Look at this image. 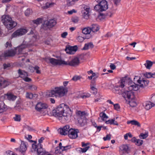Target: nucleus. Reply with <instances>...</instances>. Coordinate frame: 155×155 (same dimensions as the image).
Masks as SVG:
<instances>
[{
  "label": "nucleus",
  "instance_id": "obj_1",
  "mask_svg": "<svg viewBox=\"0 0 155 155\" xmlns=\"http://www.w3.org/2000/svg\"><path fill=\"white\" fill-rule=\"evenodd\" d=\"M71 111L69 107L64 104H60L52 111L53 116L58 118L62 123L68 120L71 116Z\"/></svg>",
  "mask_w": 155,
  "mask_h": 155
},
{
  "label": "nucleus",
  "instance_id": "obj_2",
  "mask_svg": "<svg viewBox=\"0 0 155 155\" xmlns=\"http://www.w3.org/2000/svg\"><path fill=\"white\" fill-rule=\"evenodd\" d=\"M67 89L63 86L55 87L54 89L50 90L47 95L49 97H54L58 96L60 97L63 96L67 92Z\"/></svg>",
  "mask_w": 155,
  "mask_h": 155
},
{
  "label": "nucleus",
  "instance_id": "obj_3",
  "mask_svg": "<svg viewBox=\"0 0 155 155\" xmlns=\"http://www.w3.org/2000/svg\"><path fill=\"white\" fill-rule=\"evenodd\" d=\"M97 4L95 5L94 9L99 12L106 11L108 8V5L106 0H95Z\"/></svg>",
  "mask_w": 155,
  "mask_h": 155
},
{
  "label": "nucleus",
  "instance_id": "obj_4",
  "mask_svg": "<svg viewBox=\"0 0 155 155\" xmlns=\"http://www.w3.org/2000/svg\"><path fill=\"white\" fill-rule=\"evenodd\" d=\"M32 146L34 150L37 152L38 155H45L46 153V151L42 148V145L41 144L38 143L37 145L33 144Z\"/></svg>",
  "mask_w": 155,
  "mask_h": 155
},
{
  "label": "nucleus",
  "instance_id": "obj_5",
  "mask_svg": "<svg viewBox=\"0 0 155 155\" xmlns=\"http://www.w3.org/2000/svg\"><path fill=\"white\" fill-rule=\"evenodd\" d=\"M56 23V21L53 19L45 21L44 24L42 25L41 28L45 30H47L48 28H51L54 26Z\"/></svg>",
  "mask_w": 155,
  "mask_h": 155
},
{
  "label": "nucleus",
  "instance_id": "obj_6",
  "mask_svg": "<svg viewBox=\"0 0 155 155\" xmlns=\"http://www.w3.org/2000/svg\"><path fill=\"white\" fill-rule=\"evenodd\" d=\"M121 95L126 101L134 99V93L128 90V88L124 90Z\"/></svg>",
  "mask_w": 155,
  "mask_h": 155
},
{
  "label": "nucleus",
  "instance_id": "obj_7",
  "mask_svg": "<svg viewBox=\"0 0 155 155\" xmlns=\"http://www.w3.org/2000/svg\"><path fill=\"white\" fill-rule=\"evenodd\" d=\"M77 119L78 123L83 126L84 124V122H85V120L84 119L85 112L81 111H78L77 113Z\"/></svg>",
  "mask_w": 155,
  "mask_h": 155
},
{
  "label": "nucleus",
  "instance_id": "obj_8",
  "mask_svg": "<svg viewBox=\"0 0 155 155\" xmlns=\"http://www.w3.org/2000/svg\"><path fill=\"white\" fill-rule=\"evenodd\" d=\"M119 152L121 155H126L130 151V148L127 144H123L119 147Z\"/></svg>",
  "mask_w": 155,
  "mask_h": 155
},
{
  "label": "nucleus",
  "instance_id": "obj_9",
  "mask_svg": "<svg viewBox=\"0 0 155 155\" xmlns=\"http://www.w3.org/2000/svg\"><path fill=\"white\" fill-rule=\"evenodd\" d=\"M15 54V53L13 51H5L3 52H0V61H2V57H12Z\"/></svg>",
  "mask_w": 155,
  "mask_h": 155
},
{
  "label": "nucleus",
  "instance_id": "obj_10",
  "mask_svg": "<svg viewBox=\"0 0 155 155\" xmlns=\"http://www.w3.org/2000/svg\"><path fill=\"white\" fill-rule=\"evenodd\" d=\"M27 32V30L25 29L20 28L14 32L12 34V36L13 37H15L21 36L25 34Z\"/></svg>",
  "mask_w": 155,
  "mask_h": 155
},
{
  "label": "nucleus",
  "instance_id": "obj_11",
  "mask_svg": "<svg viewBox=\"0 0 155 155\" xmlns=\"http://www.w3.org/2000/svg\"><path fill=\"white\" fill-rule=\"evenodd\" d=\"M67 64H64L65 65H69L70 66L75 67L78 65L80 63V60L77 57H75L71 61H65Z\"/></svg>",
  "mask_w": 155,
  "mask_h": 155
},
{
  "label": "nucleus",
  "instance_id": "obj_12",
  "mask_svg": "<svg viewBox=\"0 0 155 155\" xmlns=\"http://www.w3.org/2000/svg\"><path fill=\"white\" fill-rule=\"evenodd\" d=\"M78 133H79V130L78 129L71 128L68 134V136L70 138L75 139L78 137Z\"/></svg>",
  "mask_w": 155,
  "mask_h": 155
},
{
  "label": "nucleus",
  "instance_id": "obj_13",
  "mask_svg": "<svg viewBox=\"0 0 155 155\" xmlns=\"http://www.w3.org/2000/svg\"><path fill=\"white\" fill-rule=\"evenodd\" d=\"M78 50L77 46H66L65 51L66 53L69 54H74Z\"/></svg>",
  "mask_w": 155,
  "mask_h": 155
},
{
  "label": "nucleus",
  "instance_id": "obj_14",
  "mask_svg": "<svg viewBox=\"0 0 155 155\" xmlns=\"http://www.w3.org/2000/svg\"><path fill=\"white\" fill-rule=\"evenodd\" d=\"M49 60L50 62L54 65L67 64L65 61L57 59L54 58H50Z\"/></svg>",
  "mask_w": 155,
  "mask_h": 155
},
{
  "label": "nucleus",
  "instance_id": "obj_15",
  "mask_svg": "<svg viewBox=\"0 0 155 155\" xmlns=\"http://www.w3.org/2000/svg\"><path fill=\"white\" fill-rule=\"evenodd\" d=\"M48 107L47 105L41 102H38L36 105L35 108L36 110L38 111H40L43 109H45Z\"/></svg>",
  "mask_w": 155,
  "mask_h": 155
},
{
  "label": "nucleus",
  "instance_id": "obj_16",
  "mask_svg": "<svg viewBox=\"0 0 155 155\" xmlns=\"http://www.w3.org/2000/svg\"><path fill=\"white\" fill-rule=\"evenodd\" d=\"M70 127L68 125H66L63 128L59 129V132L61 134L63 135H66L68 134L70 131Z\"/></svg>",
  "mask_w": 155,
  "mask_h": 155
},
{
  "label": "nucleus",
  "instance_id": "obj_17",
  "mask_svg": "<svg viewBox=\"0 0 155 155\" xmlns=\"http://www.w3.org/2000/svg\"><path fill=\"white\" fill-rule=\"evenodd\" d=\"M127 78V77L123 78L120 80V81L118 82V87H119V88H120V89L122 90L121 89H123L125 90L127 88L125 87V84Z\"/></svg>",
  "mask_w": 155,
  "mask_h": 155
},
{
  "label": "nucleus",
  "instance_id": "obj_18",
  "mask_svg": "<svg viewBox=\"0 0 155 155\" xmlns=\"http://www.w3.org/2000/svg\"><path fill=\"white\" fill-rule=\"evenodd\" d=\"M4 25L6 28L8 29L11 30L15 28L17 25V23L13 20L9 21L8 23Z\"/></svg>",
  "mask_w": 155,
  "mask_h": 155
},
{
  "label": "nucleus",
  "instance_id": "obj_19",
  "mask_svg": "<svg viewBox=\"0 0 155 155\" xmlns=\"http://www.w3.org/2000/svg\"><path fill=\"white\" fill-rule=\"evenodd\" d=\"M27 47V45L23 44L17 47V48L15 49V51L13 50H10V51H14L15 53V54L16 53L20 54L21 53L23 50L26 48Z\"/></svg>",
  "mask_w": 155,
  "mask_h": 155
},
{
  "label": "nucleus",
  "instance_id": "obj_20",
  "mask_svg": "<svg viewBox=\"0 0 155 155\" xmlns=\"http://www.w3.org/2000/svg\"><path fill=\"white\" fill-rule=\"evenodd\" d=\"M26 144V142L23 141H21L20 148L19 149V152H21L23 155H24L25 152L27 150Z\"/></svg>",
  "mask_w": 155,
  "mask_h": 155
},
{
  "label": "nucleus",
  "instance_id": "obj_21",
  "mask_svg": "<svg viewBox=\"0 0 155 155\" xmlns=\"http://www.w3.org/2000/svg\"><path fill=\"white\" fill-rule=\"evenodd\" d=\"M2 18V21L4 25H6L12 20V18L8 15H3Z\"/></svg>",
  "mask_w": 155,
  "mask_h": 155
},
{
  "label": "nucleus",
  "instance_id": "obj_22",
  "mask_svg": "<svg viewBox=\"0 0 155 155\" xmlns=\"http://www.w3.org/2000/svg\"><path fill=\"white\" fill-rule=\"evenodd\" d=\"M143 105L146 110H148L154 107L155 104L150 101H147Z\"/></svg>",
  "mask_w": 155,
  "mask_h": 155
},
{
  "label": "nucleus",
  "instance_id": "obj_23",
  "mask_svg": "<svg viewBox=\"0 0 155 155\" xmlns=\"http://www.w3.org/2000/svg\"><path fill=\"white\" fill-rule=\"evenodd\" d=\"M139 85L135 84L134 82H132V84L128 87V90L132 91V90L137 91L139 89Z\"/></svg>",
  "mask_w": 155,
  "mask_h": 155
},
{
  "label": "nucleus",
  "instance_id": "obj_24",
  "mask_svg": "<svg viewBox=\"0 0 155 155\" xmlns=\"http://www.w3.org/2000/svg\"><path fill=\"white\" fill-rule=\"evenodd\" d=\"M18 73L19 75V77L22 79L26 76H28V73L27 72L21 69H19L18 70Z\"/></svg>",
  "mask_w": 155,
  "mask_h": 155
},
{
  "label": "nucleus",
  "instance_id": "obj_25",
  "mask_svg": "<svg viewBox=\"0 0 155 155\" xmlns=\"http://www.w3.org/2000/svg\"><path fill=\"white\" fill-rule=\"evenodd\" d=\"M5 95L7 97V99L9 101H14L17 98L16 96L10 93H7Z\"/></svg>",
  "mask_w": 155,
  "mask_h": 155
},
{
  "label": "nucleus",
  "instance_id": "obj_26",
  "mask_svg": "<svg viewBox=\"0 0 155 155\" xmlns=\"http://www.w3.org/2000/svg\"><path fill=\"white\" fill-rule=\"evenodd\" d=\"M91 31L95 32L98 31L99 29V26L96 24H93L90 27Z\"/></svg>",
  "mask_w": 155,
  "mask_h": 155
},
{
  "label": "nucleus",
  "instance_id": "obj_27",
  "mask_svg": "<svg viewBox=\"0 0 155 155\" xmlns=\"http://www.w3.org/2000/svg\"><path fill=\"white\" fill-rule=\"evenodd\" d=\"M6 106L4 102L2 101H0V113L6 110Z\"/></svg>",
  "mask_w": 155,
  "mask_h": 155
},
{
  "label": "nucleus",
  "instance_id": "obj_28",
  "mask_svg": "<svg viewBox=\"0 0 155 155\" xmlns=\"http://www.w3.org/2000/svg\"><path fill=\"white\" fill-rule=\"evenodd\" d=\"M8 85V82L3 78H0V87L5 88Z\"/></svg>",
  "mask_w": 155,
  "mask_h": 155
},
{
  "label": "nucleus",
  "instance_id": "obj_29",
  "mask_svg": "<svg viewBox=\"0 0 155 155\" xmlns=\"http://www.w3.org/2000/svg\"><path fill=\"white\" fill-rule=\"evenodd\" d=\"M121 89L122 90L120 89V88H119V87H118V85H117L115 86L114 92L116 94H118L119 95H122L123 92H124L125 90L123 89Z\"/></svg>",
  "mask_w": 155,
  "mask_h": 155
},
{
  "label": "nucleus",
  "instance_id": "obj_30",
  "mask_svg": "<svg viewBox=\"0 0 155 155\" xmlns=\"http://www.w3.org/2000/svg\"><path fill=\"white\" fill-rule=\"evenodd\" d=\"M127 123L128 124H131L133 125L137 126L138 127H140L141 126L140 123L138 121L135 120L127 121Z\"/></svg>",
  "mask_w": 155,
  "mask_h": 155
},
{
  "label": "nucleus",
  "instance_id": "obj_31",
  "mask_svg": "<svg viewBox=\"0 0 155 155\" xmlns=\"http://www.w3.org/2000/svg\"><path fill=\"white\" fill-rule=\"evenodd\" d=\"M153 63V62H152L150 61L147 60L146 61V63H145L144 65L147 69H150Z\"/></svg>",
  "mask_w": 155,
  "mask_h": 155
},
{
  "label": "nucleus",
  "instance_id": "obj_32",
  "mask_svg": "<svg viewBox=\"0 0 155 155\" xmlns=\"http://www.w3.org/2000/svg\"><path fill=\"white\" fill-rule=\"evenodd\" d=\"M94 46L92 43L91 42H90L88 44H86L85 45L83 49L84 50H87L89 48H93Z\"/></svg>",
  "mask_w": 155,
  "mask_h": 155
},
{
  "label": "nucleus",
  "instance_id": "obj_33",
  "mask_svg": "<svg viewBox=\"0 0 155 155\" xmlns=\"http://www.w3.org/2000/svg\"><path fill=\"white\" fill-rule=\"evenodd\" d=\"M91 32L90 27L84 28L82 31V32L85 34H89Z\"/></svg>",
  "mask_w": 155,
  "mask_h": 155
},
{
  "label": "nucleus",
  "instance_id": "obj_34",
  "mask_svg": "<svg viewBox=\"0 0 155 155\" xmlns=\"http://www.w3.org/2000/svg\"><path fill=\"white\" fill-rule=\"evenodd\" d=\"M100 116L101 118V119L103 121L105 120H104L105 118L107 119L108 118V117L103 112H102L100 114Z\"/></svg>",
  "mask_w": 155,
  "mask_h": 155
},
{
  "label": "nucleus",
  "instance_id": "obj_35",
  "mask_svg": "<svg viewBox=\"0 0 155 155\" xmlns=\"http://www.w3.org/2000/svg\"><path fill=\"white\" fill-rule=\"evenodd\" d=\"M42 19L41 18H38L36 20L32 21L36 25H38L40 24L42 22Z\"/></svg>",
  "mask_w": 155,
  "mask_h": 155
},
{
  "label": "nucleus",
  "instance_id": "obj_36",
  "mask_svg": "<svg viewBox=\"0 0 155 155\" xmlns=\"http://www.w3.org/2000/svg\"><path fill=\"white\" fill-rule=\"evenodd\" d=\"M137 82L139 84V87L142 88L144 87V80H137Z\"/></svg>",
  "mask_w": 155,
  "mask_h": 155
},
{
  "label": "nucleus",
  "instance_id": "obj_37",
  "mask_svg": "<svg viewBox=\"0 0 155 155\" xmlns=\"http://www.w3.org/2000/svg\"><path fill=\"white\" fill-rule=\"evenodd\" d=\"M132 99V100L129 101V104L130 106L132 107H134L137 105L136 102L133 100Z\"/></svg>",
  "mask_w": 155,
  "mask_h": 155
},
{
  "label": "nucleus",
  "instance_id": "obj_38",
  "mask_svg": "<svg viewBox=\"0 0 155 155\" xmlns=\"http://www.w3.org/2000/svg\"><path fill=\"white\" fill-rule=\"evenodd\" d=\"M32 12V10L30 8L26 9L25 12V14L26 16H28Z\"/></svg>",
  "mask_w": 155,
  "mask_h": 155
},
{
  "label": "nucleus",
  "instance_id": "obj_39",
  "mask_svg": "<svg viewBox=\"0 0 155 155\" xmlns=\"http://www.w3.org/2000/svg\"><path fill=\"white\" fill-rule=\"evenodd\" d=\"M76 1L77 0H67V2L68 5H74Z\"/></svg>",
  "mask_w": 155,
  "mask_h": 155
},
{
  "label": "nucleus",
  "instance_id": "obj_40",
  "mask_svg": "<svg viewBox=\"0 0 155 155\" xmlns=\"http://www.w3.org/2000/svg\"><path fill=\"white\" fill-rule=\"evenodd\" d=\"M143 143V141L140 139H137L135 143V144L138 146L141 145Z\"/></svg>",
  "mask_w": 155,
  "mask_h": 155
},
{
  "label": "nucleus",
  "instance_id": "obj_41",
  "mask_svg": "<svg viewBox=\"0 0 155 155\" xmlns=\"http://www.w3.org/2000/svg\"><path fill=\"white\" fill-rule=\"evenodd\" d=\"M148 136V135L147 134H143V133H141L139 136L140 138L143 139H144L147 138Z\"/></svg>",
  "mask_w": 155,
  "mask_h": 155
},
{
  "label": "nucleus",
  "instance_id": "obj_42",
  "mask_svg": "<svg viewBox=\"0 0 155 155\" xmlns=\"http://www.w3.org/2000/svg\"><path fill=\"white\" fill-rule=\"evenodd\" d=\"M83 14V17L84 18L87 19L89 17V12H86L85 11H83V12H82Z\"/></svg>",
  "mask_w": 155,
  "mask_h": 155
},
{
  "label": "nucleus",
  "instance_id": "obj_43",
  "mask_svg": "<svg viewBox=\"0 0 155 155\" xmlns=\"http://www.w3.org/2000/svg\"><path fill=\"white\" fill-rule=\"evenodd\" d=\"M4 155H17V154L15 153L12 151L8 150L6 152Z\"/></svg>",
  "mask_w": 155,
  "mask_h": 155
},
{
  "label": "nucleus",
  "instance_id": "obj_44",
  "mask_svg": "<svg viewBox=\"0 0 155 155\" xmlns=\"http://www.w3.org/2000/svg\"><path fill=\"white\" fill-rule=\"evenodd\" d=\"M26 97L27 98L32 99L33 98V94L31 93L27 92L26 93Z\"/></svg>",
  "mask_w": 155,
  "mask_h": 155
},
{
  "label": "nucleus",
  "instance_id": "obj_45",
  "mask_svg": "<svg viewBox=\"0 0 155 155\" xmlns=\"http://www.w3.org/2000/svg\"><path fill=\"white\" fill-rule=\"evenodd\" d=\"M13 118L16 121H20L21 120V116L20 115L16 114L15 116Z\"/></svg>",
  "mask_w": 155,
  "mask_h": 155
},
{
  "label": "nucleus",
  "instance_id": "obj_46",
  "mask_svg": "<svg viewBox=\"0 0 155 155\" xmlns=\"http://www.w3.org/2000/svg\"><path fill=\"white\" fill-rule=\"evenodd\" d=\"M152 73L151 72H147L144 74V76L147 78H152Z\"/></svg>",
  "mask_w": 155,
  "mask_h": 155
},
{
  "label": "nucleus",
  "instance_id": "obj_47",
  "mask_svg": "<svg viewBox=\"0 0 155 155\" xmlns=\"http://www.w3.org/2000/svg\"><path fill=\"white\" fill-rule=\"evenodd\" d=\"M71 20L74 23H77L79 21V18L77 16H75L72 18Z\"/></svg>",
  "mask_w": 155,
  "mask_h": 155
},
{
  "label": "nucleus",
  "instance_id": "obj_48",
  "mask_svg": "<svg viewBox=\"0 0 155 155\" xmlns=\"http://www.w3.org/2000/svg\"><path fill=\"white\" fill-rule=\"evenodd\" d=\"M105 18V15L102 13H100V15L98 16V19L100 20H102Z\"/></svg>",
  "mask_w": 155,
  "mask_h": 155
},
{
  "label": "nucleus",
  "instance_id": "obj_49",
  "mask_svg": "<svg viewBox=\"0 0 155 155\" xmlns=\"http://www.w3.org/2000/svg\"><path fill=\"white\" fill-rule=\"evenodd\" d=\"M111 135L110 134H107L106 137H104L103 139L105 141L106 140H110L111 138Z\"/></svg>",
  "mask_w": 155,
  "mask_h": 155
},
{
  "label": "nucleus",
  "instance_id": "obj_50",
  "mask_svg": "<svg viewBox=\"0 0 155 155\" xmlns=\"http://www.w3.org/2000/svg\"><path fill=\"white\" fill-rule=\"evenodd\" d=\"M71 148V145H68L66 146H63V147L62 149V151H65L67 150L68 149H70Z\"/></svg>",
  "mask_w": 155,
  "mask_h": 155
},
{
  "label": "nucleus",
  "instance_id": "obj_51",
  "mask_svg": "<svg viewBox=\"0 0 155 155\" xmlns=\"http://www.w3.org/2000/svg\"><path fill=\"white\" fill-rule=\"evenodd\" d=\"M89 146H87L83 148H81L80 150H81L82 152L85 153L87 151V150L89 149Z\"/></svg>",
  "mask_w": 155,
  "mask_h": 155
},
{
  "label": "nucleus",
  "instance_id": "obj_52",
  "mask_svg": "<svg viewBox=\"0 0 155 155\" xmlns=\"http://www.w3.org/2000/svg\"><path fill=\"white\" fill-rule=\"evenodd\" d=\"M114 121V119H110L106 121L105 123L107 124H113Z\"/></svg>",
  "mask_w": 155,
  "mask_h": 155
},
{
  "label": "nucleus",
  "instance_id": "obj_53",
  "mask_svg": "<svg viewBox=\"0 0 155 155\" xmlns=\"http://www.w3.org/2000/svg\"><path fill=\"white\" fill-rule=\"evenodd\" d=\"M35 70L36 71V73L37 74H41V71L39 70V67L37 65L35 66Z\"/></svg>",
  "mask_w": 155,
  "mask_h": 155
},
{
  "label": "nucleus",
  "instance_id": "obj_54",
  "mask_svg": "<svg viewBox=\"0 0 155 155\" xmlns=\"http://www.w3.org/2000/svg\"><path fill=\"white\" fill-rule=\"evenodd\" d=\"M92 75L93 77H94L93 78H95V79H96L99 77V74L98 73H95L93 72L92 74Z\"/></svg>",
  "mask_w": 155,
  "mask_h": 155
},
{
  "label": "nucleus",
  "instance_id": "obj_55",
  "mask_svg": "<svg viewBox=\"0 0 155 155\" xmlns=\"http://www.w3.org/2000/svg\"><path fill=\"white\" fill-rule=\"evenodd\" d=\"M29 88L32 91L35 90L37 89V87L34 85H31L29 86Z\"/></svg>",
  "mask_w": 155,
  "mask_h": 155
},
{
  "label": "nucleus",
  "instance_id": "obj_56",
  "mask_svg": "<svg viewBox=\"0 0 155 155\" xmlns=\"http://www.w3.org/2000/svg\"><path fill=\"white\" fill-rule=\"evenodd\" d=\"M23 79L26 82H29L31 81V78L28 77L27 76H26L25 78H24Z\"/></svg>",
  "mask_w": 155,
  "mask_h": 155
},
{
  "label": "nucleus",
  "instance_id": "obj_57",
  "mask_svg": "<svg viewBox=\"0 0 155 155\" xmlns=\"http://www.w3.org/2000/svg\"><path fill=\"white\" fill-rule=\"evenodd\" d=\"M55 153H60V150H61V149L60 148L58 147H56L55 148Z\"/></svg>",
  "mask_w": 155,
  "mask_h": 155
},
{
  "label": "nucleus",
  "instance_id": "obj_58",
  "mask_svg": "<svg viewBox=\"0 0 155 155\" xmlns=\"http://www.w3.org/2000/svg\"><path fill=\"white\" fill-rule=\"evenodd\" d=\"M29 69L30 72H33L35 71V66L34 67L32 66H30L29 67Z\"/></svg>",
  "mask_w": 155,
  "mask_h": 155
},
{
  "label": "nucleus",
  "instance_id": "obj_59",
  "mask_svg": "<svg viewBox=\"0 0 155 155\" xmlns=\"http://www.w3.org/2000/svg\"><path fill=\"white\" fill-rule=\"evenodd\" d=\"M110 68L112 70H114L116 68V66L114 64L111 63L110 66Z\"/></svg>",
  "mask_w": 155,
  "mask_h": 155
},
{
  "label": "nucleus",
  "instance_id": "obj_60",
  "mask_svg": "<svg viewBox=\"0 0 155 155\" xmlns=\"http://www.w3.org/2000/svg\"><path fill=\"white\" fill-rule=\"evenodd\" d=\"M4 68V69H6L10 67V64L9 63L5 64V63L3 64Z\"/></svg>",
  "mask_w": 155,
  "mask_h": 155
},
{
  "label": "nucleus",
  "instance_id": "obj_61",
  "mask_svg": "<svg viewBox=\"0 0 155 155\" xmlns=\"http://www.w3.org/2000/svg\"><path fill=\"white\" fill-rule=\"evenodd\" d=\"M113 2L114 3V4L116 5H117L118 4L120 3L121 0H112Z\"/></svg>",
  "mask_w": 155,
  "mask_h": 155
},
{
  "label": "nucleus",
  "instance_id": "obj_62",
  "mask_svg": "<svg viewBox=\"0 0 155 155\" xmlns=\"http://www.w3.org/2000/svg\"><path fill=\"white\" fill-rule=\"evenodd\" d=\"M94 86H92V85H91V88L92 90L94 91V92H95L96 93H97V89H96L94 87Z\"/></svg>",
  "mask_w": 155,
  "mask_h": 155
},
{
  "label": "nucleus",
  "instance_id": "obj_63",
  "mask_svg": "<svg viewBox=\"0 0 155 155\" xmlns=\"http://www.w3.org/2000/svg\"><path fill=\"white\" fill-rule=\"evenodd\" d=\"M80 77L79 76H75L72 78V80L74 81H77L80 79Z\"/></svg>",
  "mask_w": 155,
  "mask_h": 155
},
{
  "label": "nucleus",
  "instance_id": "obj_64",
  "mask_svg": "<svg viewBox=\"0 0 155 155\" xmlns=\"http://www.w3.org/2000/svg\"><path fill=\"white\" fill-rule=\"evenodd\" d=\"M114 106V109L116 110H118V109L120 108V106L118 104H114L113 105Z\"/></svg>",
  "mask_w": 155,
  "mask_h": 155
}]
</instances>
